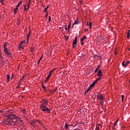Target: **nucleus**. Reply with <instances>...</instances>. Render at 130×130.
I'll return each instance as SVG.
<instances>
[{
    "mask_svg": "<svg viewBox=\"0 0 130 130\" xmlns=\"http://www.w3.org/2000/svg\"><path fill=\"white\" fill-rule=\"evenodd\" d=\"M77 37H76L75 40L73 42V45H72L73 48L76 47V45L77 44Z\"/></svg>",
    "mask_w": 130,
    "mask_h": 130,
    "instance_id": "obj_8",
    "label": "nucleus"
},
{
    "mask_svg": "<svg viewBox=\"0 0 130 130\" xmlns=\"http://www.w3.org/2000/svg\"><path fill=\"white\" fill-rule=\"evenodd\" d=\"M7 80L8 82L10 81V75H9V74L7 75Z\"/></svg>",
    "mask_w": 130,
    "mask_h": 130,
    "instance_id": "obj_24",
    "label": "nucleus"
},
{
    "mask_svg": "<svg viewBox=\"0 0 130 130\" xmlns=\"http://www.w3.org/2000/svg\"><path fill=\"white\" fill-rule=\"evenodd\" d=\"M25 77V75H24L23 77L21 79V80H19V84H20L21 85V81L24 80V78Z\"/></svg>",
    "mask_w": 130,
    "mask_h": 130,
    "instance_id": "obj_16",
    "label": "nucleus"
},
{
    "mask_svg": "<svg viewBox=\"0 0 130 130\" xmlns=\"http://www.w3.org/2000/svg\"><path fill=\"white\" fill-rule=\"evenodd\" d=\"M30 32H29L27 35V43L28 42V41H29V38L30 37Z\"/></svg>",
    "mask_w": 130,
    "mask_h": 130,
    "instance_id": "obj_11",
    "label": "nucleus"
},
{
    "mask_svg": "<svg viewBox=\"0 0 130 130\" xmlns=\"http://www.w3.org/2000/svg\"><path fill=\"white\" fill-rule=\"evenodd\" d=\"M93 83L94 84V85H95V84H96V83H98V81H97V80H94Z\"/></svg>",
    "mask_w": 130,
    "mask_h": 130,
    "instance_id": "obj_39",
    "label": "nucleus"
},
{
    "mask_svg": "<svg viewBox=\"0 0 130 130\" xmlns=\"http://www.w3.org/2000/svg\"><path fill=\"white\" fill-rule=\"evenodd\" d=\"M21 112L23 114H26V110L25 109H22L21 110Z\"/></svg>",
    "mask_w": 130,
    "mask_h": 130,
    "instance_id": "obj_22",
    "label": "nucleus"
},
{
    "mask_svg": "<svg viewBox=\"0 0 130 130\" xmlns=\"http://www.w3.org/2000/svg\"><path fill=\"white\" fill-rule=\"evenodd\" d=\"M30 35H31V30L30 29H29V33H30Z\"/></svg>",
    "mask_w": 130,
    "mask_h": 130,
    "instance_id": "obj_53",
    "label": "nucleus"
},
{
    "mask_svg": "<svg viewBox=\"0 0 130 130\" xmlns=\"http://www.w3.org/2000/svg\"><path fill=\"white\" fill-rule=\"evenodd\" d=\"M54 71V70H51V71H49V75H48V76L47 77V80H49L50 77L52 75V74L53 73Z\"/></svg>",
    "mask_w": 130,
    "mask_h": 130,
    "instance_id": "obj_6",
    "label": "nucleus"
},
{
    "mask_svg": "<svg viewBox=\"0 0 130 130\" xmlns=\"http://www.w3.org/2000/svg\"><path fill=\"white\" fill-rule=\"evenodd\" d=\"M43 7L44 8H45V6H44V5H43Z\"/></svg>",
    "mask_w": 130,
    "mask_h": 130,
    "instance_id": "obj_57",
    "label": "nucleus"
},
{
    "mask_svg": "<svg viewBox=\"0 0 130 130\" xmlns=\"http://www.w3.org/2000/svg\"><path fill=\"white\" fill-rule=\"evenodd\" d=\"M48 80H47V78H46V80H45V83H47Z\"/></svg>",
    "mask_w": 130,
    "mask_h": 130,
    "instance_id": "obj_44",
    "label": "nucleus"
},
{
    "mask_svg": "<svg viewBox=\"0 0 130 130\" xmlns=\"http://www.w3.org/2000/svg\"><path fill=\"white\" fill-rule=\"evenodd\" d=\"M125 61H123L122 62V66H123V67H126V64H125Z\"/></svg>",
    "mask_w": 130,
    "mask_h": 130,
    "instance_id": "obj_26",
    "label": "nucleus"
},
{
    "mask_svg": "<svg viewBox=\"0 0 130 130\" xmlns=\"http://www.w3.org/2000/svg\"><path fill=\"white\" fill-rule=\"evenodd\" d=\"M88 31V29H85V31Z\"/></svg>",
    "mask_w": 130,
    "mask_h": 130,
    "instance_id": "obj_52",
    "label": "nucleus"
},
{
    "mask_svg": "<svg viewBox=\"0 0 130 130\" xmlns=\"http://www.w3.org/2000/svg\"><path fill=\"white\" fill-rule=\"evenodd\" d=\"M87 39V37L84 36L81 39H80V42H83L85 39Z\"/></svg>",
    "mask_w": 130,
    "mask_h": 130,
    "instance_id": "obj_12",
    "label": "nucleus"
},
{
    "mask_svg": "<svg viewBox=\"0 0 130 130\" xmlns=\"http://www.w3.org/2000/svg\"><path fill=\"white\" fill-rule=\"evenodd\" d=\"M30 3H31V0H29V3H29V4H30Z\"/></svg>",
    "mask_w": 130,
    "mask_h": 130,
    "instance_id": "obj_50",
    "label": "nucleus"
},
{
    "mask_svg": "<svg viewBox=\"0 0 130 130\" xmlns=\"http://www.w3.org/2000/svg\"><path fill=\"white\" fill-rule=\"evenodd\" d=\"M35 121L38 122L39 124H42V121L41 120H35Z\"/></svg>",
    "mask_w": 130,
    "mask_h": 130,
    "instance_id": "obj_31",
    "label": "nucleus"
},
{
    "mask_svg": "<svg viewBox=\"0 0 130 130\" xmlns=\"http://www.w3.org/2000/svg\"><path fill=\"white\" fill-rule=\"evenodd\" d=\"M26 5L24 6V10L25 11H27V10H28V8H26Z\"/></svg>",
    "mask_w": 130,
    "mask_h": 130,
    "instance_id": "obj_38",
    "label": "nucleus"
},
{
    "mask_svg": "<svg viewBox=\"0 0 130 130\" xmlns=\"http://www.w3.org/2000/svg\"><path fill=\"white\" fill-rule=\"evenodd\" d=\"M57 90V88H56L55 89H54V90H51V93H55V92H56V90Z\"/></svg>",
    "mask_w": 130,
    "mask_h": 130,
    "instance_id": "obj_17",
    "label": "nucleus"
},
{
    "mask_svg": "<svg viewBox=\"0 0 130 130\" xmlns=\"http://www.w3.org/2000/svg\"><path fill=\"white\" fill-rule=\"evenodd\" d=\"M48 17V13H47V14L46 15V17Z\"/></svg>",
    "mask_w": 130,
    "mask_h": 130,
    "instance_id": "obj_51",
    "label": "nucleus"
},
{
    "mask_svg": "<svg viewBox=\"0 0 130 130\" xmlns=\"http://www.w3.org/2000/svg\"><path fill=\"white\" fill-rule=\"evenodd\" d=\"M67 40H68L69 39V38L68 37H67V38H66Z\"/></svg>",
    "mask_w": 130,
    "mask_h": 130,
    "instance_id": "obj_54",
    "label": "nucleus"
},
{
    "mask_svg": "<svg viewBox=\"0 0 130 130\" xmlns=\"http://www.w3.org/2000/svg\"><path fill=\"white\" fill-rule=\"evenodd\" d=\"M8 45L7 43H5L4 45V49L5 48H7V45Z\"/></svg>",
    "mask_w": 130,
    "mask_h": 130,
    "instance_id": "obj_23",
    "label": "nucleus"
},
{
    "mask_svg": "<svg viewBox=\"0 0 130 130\" xmlns=\"http://www.w3.org/2000/svg\"><path fill=\"white\" fill-rule=\"evenodd\" d=\"M95 86V84L92 82L91 84L89 86V87L91 88L92 87H93Z\"/></svg>",
    "mask_w": 130,
    "mask_h": 130,
    "instance_id": "obj_25",
    "label": "nucleus"
},
{
    "mask_svg": "<svg viewBox=\"0 0 130 130\" xmlns=\"http://www.w3.org/2000/svg\"><path fill=\"white\" fill-rule=\"evenodd\" d=\"M99 69H100V66H98V68L94 71V73H97Z\"/></svg>",
    "mask_w": 130,
    "mask_h": 130,
    "instance_id": "obj_21",
    "label": "nucleus"
},
{
    "mask_svg": "<svg viewBox=\"0 0 130 130\" xmlns=\"http://www.w3.org/2000/svg\"><path fill=\"white\" fill-rule=\"evenodd\" d=\"M103 75V72L101 70H99L98 72V76L100 77V78H102Z\"/></svg>",
    "mask_w": 130,
    "mask_h": 130,
    "instance_id": "obj_3",
    "label": "nucleus"
},
{
    "mask_svg": "<svg viewBox=\"0 0 130 130\" xmlns=\"http://www.w3.org/2000/svg\"><path fill=\"white\" fill-rule=\"evenodd\" d=\"M36 121H31L30 122V124H31V125L35 126V124H36Z\"/></svg>",
    "mask_w": 130,
    "mask_h": 130,
    "instance_id": "obj_13",
    "label": "nucleus"
},
{
    "mask_svg": "<svg viewBox=\"0 0 130 130\" xmlns=\"http://www.w3.org/2000/svg\"><path fill=\"white\" fill-rule=\"evenodd\" d=\"M130 32L129 31L127 32V39H129Z\"/></svg>",
    "mask_w": 130,
    "mask_h": 130,
    "instance_id": "obj_20",
    "label": "nucleus"
},
{
    "mask_svg": "<svg viewBox=\"0 0 130 130\" xmlns=\"http://www.w3.org/2000/svg\"><path fill=\"white\" fill-rule=\"evenodd\" d=\"M71 27V24H70L68 26V29H69Z\"/></svg>",
    "mask_w": 130,
    "mask_h": 130,
    "instance_id": "obj_42",
    "label": "nucleus"
},
{
    "mask_svg": "<svg viewBox=\"0 0 130 130\" xmlns=\"http://www.w3.org/2000/svg\"><path fill=\"white\" fill-rule=\"evenodd\" d=\"M21 3H22V1H21V2H20L17 6H19H19L21 4Z\"/></svg>",
    "mask_w": 130,
    "mask_h": 130,
    "instance_id": "obj_41",
    "label": "nucleus"
},
{
    "mask_svg": "<svg viewBox=\"0 0 130 130\" xmlns=\"http://www.w3.org/2000/svg\"><path fill=\"white\" fill-rule=\"evenodd\" d=\"M43 58V56H42L39 59V61H41V60H42V59Z\"/></svg>",
    "mask_w": 130,
    "mask_h": 130,
    "instance_id": "obj_40",
    "label": "nucleus"
},
{
    "mask_svg": "<svg viewBox=\"0 0 130 130\" xmlns=\"http://www.w3.org/2000/svg\"><path fill=\"white\" fill-rule=\"evenodd\" d=\"M13 75H12V77H11V79L13 78Z\"/></svg>",
    "mask_w": 130,
    "mask_h": 130,
    "instance_id": "obj_55",
    "label": "nucleus"
},
{
    "mask_svg": "<svg viewBox=\"0 0 130 130\" xmlns=\"http://www.w3.org/2000/svg\"><path fill=\"white\" fill-rule=\"evenodd\" d=\"M25 42V41H24V42H21V43H20V44L21 45L22 44H23V43H24Z\"/></svg>",
    "mask_w": 130,
    "mask_h": 130,
    "instance_id": "obj_47",
    "label": "nucleus"
},
{
    "mask_svg": "<svg viewBox=\"0 0 130 130\" xmlns=\"http://www.w3.org/2000/svg\"><path fill=\"white\" fill-rule=\"evenodd\" d=\"M100 105L103 106V101H100Z\"/></svg>",
    "mask_w": 130,
    "mask_h": 130,
    "instance_id": "obj_36",
    "label": "nucleus"
},
{
    "mask_svg": "<svg viewBox=\"0 0 130 130\" xmlns=\"http://www.w3.org/2000/svg\"><path fill=\"white\" fill-rule=\"evenodd\" d=\"M18 123H20V124H22L23 123V121L22 120H18V121L17 122Z\"/></svg>",
    "mask_w": 130,
    "mask_h": 130,
    "instance_id": "obj_28",
    "label": "nucleus"
},
{
    "mask_svg": "<svg viewBox=\"0 0 130 130\" xmlns=\"http://www.w3.org/2000/svg\"><path fill=\"white\" fill-rule=\"evenodd\" d=\"M129 63H130V61H127V62H126L125 65H126V67H127V66L128 64H129Z\"/></svg>",
    "mask_w": 130,
    "mask_h": 130,
    "instance_id": "obj_33",
    "label": "nucleus"
},
{
    "mask_svg": "<svg viewBox=\"0 0 130 130\" xmlns=\"http://www.w3.org/2000/svg\"><path fill=\"white\" fill-rule=\"evenodd\" d=\"M41 61H40V60H39L38 62V64H39L40 63Z\"/></svg>",
    "mask_w": 130,
    "mask_h": 130,
    "instance_id": "obj_48",
    "label": "nucleus"
},
{
    "mask_svg": "<svg viewBox=\"0 0 130 130\" xmlns=\"http://www.w3.org/2000/svg\"><path fill=\"white\" fill-rule=\"evenodd\" d=\"M4 49V52H5V53L7 55H9V56H11V55H12V53H11L10 52V51H9V49H8V48H5V49Z\"/></svg>",
    "mask_w": 130,
    "mask_h": 130,
    "instance_id": "obj_4",
    "label": "nucleus"
},
{
    "mask_svg": "<svg viewBox=\"0 0 130 130\" xmlns=\"http://www.w3.org/2000/svg\"><path fill=\"white\" fill-rule=\"evenodd\" d=\"M18 121V120H14V119H12V122L14 123H16Z\"/></svg>",
    "mask_w": 130,
    "mask_h": 130,
    "instance_id": "obj_30",
    "label": "nucleus"
},
{
    "mask_svg": "<svg viewBox=\"0 0 130 130\" xmlns=\"http://www.w3.org/2000/svg\"><path fill=\"white\" fill-rule=\"evenodd\" d=\"M101 79V78H100V77H99V78H96V81L98 82L99 80H100Z\"/></svg>",
    "mask_w": 130,
    "mask_h": 130,
    "instance_id": "obj_35",
    "label": "nucleus"
},
{
    "mask_svg": "<svg viewBox=\"0 0 130 130\" xmlns=\"http://www.w3.org/2000/svg\"><path fill=\"white\" fill-rule=\"evenodd\" d=\"M129 32H130V30H129V31H128Z\"/></svg>",
    "mask_w": 130,
    "mask_h": 130,
    "instance_id": "obj_58",
    "label": "nucleus"
},
{
    "mask_svg": "<svg viewBox=\"0 0 130 130\" xmlns=\"http://www.w3.org/2000/svg\"><path fill=\"white\" fill-rule=\"evenodd\" d=\"M84 43L81 42V45L83 46V45H84Z\"/></svg>",
    "mask_w": 130,
    "mask_h": 130,
    "instance_id": "obj_46",
    "label": "nucleus"
},
{
    "mask_svg": "<svg viewBox=\"0 0 130 130\" xmlns=\"http://www.w3.org/2000/svg\"><path fill=\"white\" fill-rule=\"evenodd\" d=\"M6 117H7V120H10V119H17L18 118V116H16L15 114H9L8 115H6Z\"/></svg>",
    "mask_w": 130,
    "mask_h": 130,
    "instance_id": "obj_2",
    "label": "nucleus"
},
{
    "mask_svg": "<svg viewBox=\"0 0 130 130\" xmlns=\"http://www.w3.org/2000/svg\"><path fill=\"white\" fill-rule=\"evenodd\" d=\"M49 6H48V7H47L46 8L44 9V12H46V13H47V14H48V12H47V10L48 9H49Z\"/></svg>",
    "mask_w": 130,
    "mask_h": 130,
    "instance_id": "obj_15",
    "label": "nucleus"
},
{
    "mask_svg": "<svg viewBox=\"0 0 130 130\" xmlns=\"http://www.w3.org/2000/svg\"><path fill=\"white\" fill-rule=\"evenodd\" d=\"M78 24V21L77 20H75L74 24H73V25H76V24Z\"/></svg>",
    "mask_w": 130,
    "mask_h": 130,
    "instance_id": "obj_27",
    "label": "nucleus"
},
{
    "mask_svg": "<svg viewBox=\"0 0 130 130\" xmlns=\"http://www.w3.org/2000/svg\"><path fill=\"white\" fill-rule=\"evenodd\" d=\"M69 126H70V125H69L67 123L65 124V128L67 129Z\"/></svg>",
    "mask_w": 130,
    "mask_h": 130,
    "instance_id": "obj_19",
    "label": "nucleus"
},
{
    "mask_svg": "<svg viewBox=\"0 0 130 130\" xmlns=\"http://www.w3.org/2000/svg\"><path fill=\"white\" fill-rule=\"evenodd\" d=\"M10 119H8V118H7L6 120L4 121V123L6 125H12V124L11 123L10 121H9Z\"/></svg>",
    "mask_w": 130,
    "mask_h": 130,
    "instance_id": "obj_5",
    "label": "nucleus"
},
{
    "mask_svg": "<svg viewBox=\"0 0 130 130\" xmlns=\"http://www.w3.org/2000/svg\"><path fill=\"white\" fill-rule=\"evenodd\" d=\"M49 102L46 100H42L41 102V104L40 105V108L42 111H46L48 113H50L51 110L47 108V104Z\"/></svg>",
    "mask_w": 130,
    "mask_h": 130,
    "instance_id": "obj_1",
    "label": "nucleus"
},
{
    "mask_svg": "<svg viewBox=\"0 0 130 130\" xmlns=\"http://www.w3.org/2000/svg\"><path fill=\"white\" fill-rule=\"evenodd\" d=\"M51 21V17L50 16H49V19H48V22H50Z\"/></svg>",
    "mask_w": 130,
    "mask_h": 130,
    "instance_id": "obj_29",
    "label": "nucleus"
},
{
    "mask_svg": "<svg viewBox=\"0 0 130 130\" xmlns=\"http://www.w3.org/2000/svg\"><path fill=\"white\" fill-rule=\"evenodd\" d=\"M121 98H122V102H123V100H124V95H121Z\"/></svg>",
    "mask_w": 130,
    "mask_h": 130,
    "instance_id": "obj_34",
    "label": "nucleus"
},
{
    "mask_svg": "<svg viewBox=\"0 0 130 130\" xmlns=\"http://www.w3.org/2000/svg\"><path fill=\"white\" fill-rule=\"evenodd\" d=\"M91 88L90 86H89V87L86 90H85V93H88V91L91 89Z\"/></svg>",
    "mask_w": 130,
    "mask_h": 130,
    "instance_id": "obj_14",
    "label": "nucleus"
},
{
    "mask_svg": "<svg viewBox=\"0 0 130 130\" xmlns=\"http://www.w3.org/2000/svg\"><path fill=\"white\" fill-rule=\"evenodd\" d=\"M104 98V96L102 94H98L97 96V99H99L101 100H103V99Z\"/></svg>",
    "mask_w": 130,
    "mask_h": 130,
    "instance_id": "obj_7",
    "label": "nucleus"
},
{
    "mask_svg": "<svg viewBox=\"0 0 130 130\" xmlns=\"http://www.w3.org/2000/svg\"><path fill=\"white\" fill-rule=\"evenodd\" d=\"M65 29H66V30H68V29H67V26H66V27H65Z\"/></svg>",
    "mask_w": 130,
    "mask_h": 130,
    "instance_id": "obj_49",
    "label": "nucleus"
},
{
    "mask_svg": "<svg viewBox=\"0 0 130 130\" xmlns=\"http://www.w3.org/2000/svg\"><path fill=\"white\" fill-rule=\"evenodd\" d=\"M21 47H22V46H21V44H20V45H19V49H21Z\"/></svg>",
    "mask_w": 130,
    "mask_h": 130,
    "instance_id": "obj_43",
    "label": "nucleus"
},
{
    "mask_svg": "<svg viewBox=\"0 0 130 130\" xmlns=\"http://www.w3.org/2000/svg\"><path fill=\"white\" fill-rule=\"evenodd\" d=\"M18 7H19V5H17V7H16V8H14V9H13L14 13L15 14H16V13H17V11H18Z\"/></svg>",
    "mask_w": 130,
    "mask_h": 130,
    "instance_id": "obj_9",
    "label": "nucleus"
},
{
    "mask_svg": "<svg viewBox=\"0 0 130 130\" xmlns=\"http://www.w3.org/2000/svg\"><path fill=\"white\" fill-rule=\"evenodd\" d=\"M4 0H0V2L2 3V5H4V3H3V2Z\"/></svg>",
    "mask_w": 130,
    "mask_h": 130,
    "instance_id": "obj_37",
    "label": "nucleus"
},
{
    "mask_svg": "<svg viewBox=\"0 0 130 130\" xmlns=\"http://www.w3.org/2000/svg\"><path fill=\"white\" fill-rule=\"evenodd\" d=\"M118 122V120H117L115 122V123H114V125L113 126V128H114V127L116 126V125H117V123Z\"/></svg>",
    "mask_w": 130,
    "mask_h": 130,
    "instance_id": "obj_18",
    "label": "nucleus"
},
{
    "mask_svg": "<svg viewBox=\"0 0 130 130\" xmlns=\"http://www.w3.org/2000/svg\"><path fill=\"white\" fill-rule=\"evenodd\" d=\"M29 3H28V9H29V8L30 7V5H29Z\"/></svg>",
    "mask_w": 130,
    "mask_h": 130,
    "instance_id": "obj_45",
    "label": "nucleus"
},
{
    "mask_svg": "<svg viewBox=\"0 0 130 130\" xmlns=\"http://www.w3.org/2000/svg\"><path fill=\"white\" fill-rule=\"evenodd\" d=\"M129 83H130V80L129 81Z\"/></svg>",
    "mask_w": 130,
    "mask_h": 130,
    "instance_id": "obj_59",
    "label": "nucleus"
},
{
    "mask_svg": "<svg viewBox=\"0 0 130 130\" xmlns=\"http://www.w3.org/2000/svg\"><path fill=\"white\" fill-rule=\"evenodd\" d=\"M87 24L88 26H89V28L91 29V26H92V23L91 22H89V23H88V22H87Z\"/></svg>",
    "mask_w": 130,
    "mask_h": 130,
    "instance_id": "obj_10",
    "label": "nucleus"
},
{
    "mask_svg": "<svg viewBox=\"0 0 130 130\" xmlns=\"http://www.w3.org/2000/svg\"><path fill=\"white\" fill-rule=\"evenodd\" d=\"M128 50L130 51V48L128 49Z\"/></svg>",
    "mask_w": 130,
    "mask_h": 130,
    "instance_id": "obj_56",
    "label": "nucleus"
},
{
    "mask_svg": "<svg viewBox=\"0 0 130 130\" xmlns=\"http://www.w3.org/2000/svg\"><path fill=\"white\" fill-rule=\"evenodd\" d=\"M42 87L44 90H46V86H44V84H42Z\"/></svg>",
    "mask_w": 130,
    "mask_h": 130,
    "instance_id": "obj_32",
    "label": "nucleus"
}]
</instances>
